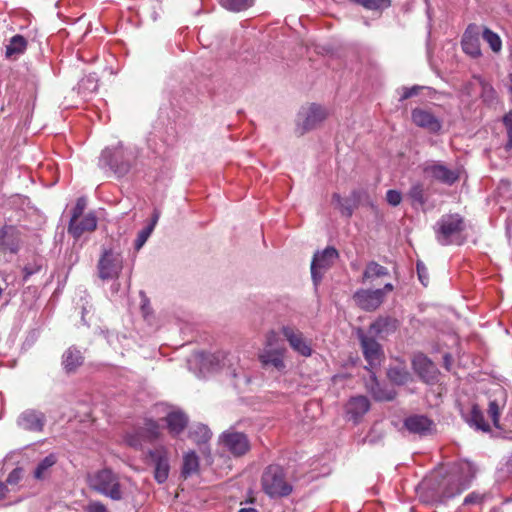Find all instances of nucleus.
<instances>
[{
  "mask_svg": "<svg viewBox=\"0 0 512 512\" xmlns=\"http://www.w3.org/2000/svg\"><path fill=\"white\" fill-rule=\"evenodd\" d=\"M473 463L461 460L454 463L445 475L436 472L420 484V498L425 503H442L467 489L475 477Z\"/></svg>",
  "mask_w": 512,
  "mask_h": 512,
  "instance_id": "obj_1",
  "label": "nucleus"
},
{
  "mask_svg": "<svg viewBox=\"0 0 512 512\" xmlns=\"http://www.w3.org/2000/svg\"><path fill=\"white\" fill-rule=\"evenodd\" d=\"M87 481L91 489L114 501H120L126 497V488L121 477L110 468L90 473Z\"/></svg>",
  "mask_w": 512,
  "mask_h": 512,
  "instance_id": "obj_2",
  "label": "nucleus"
},
{
  "mask_svg": "<svg viewBox=\"0 0 512 512\" xmlns=\"http://www.w3.org/2000/svg\"><path fill=\"white\" fill-rule=\"evenodd\" d=\"M464 229V218L460 214H444L434 225L435 238L442 246L459 245Z\"/></svg>",
  "mask_w": 512,
  "mask_h": 512,
  "instance_id": "obj_3",
  "label": "nucleus"
},
{
  "mask_svg": "<svg viewBox=\"0 0 512 512\" xmlns=\"http://www.w3.org/2000/svg\"><path fill=\"white\" fill-rule=\"evenodd\" d=\"M262 490L270 498L286 497L292 492V485L287 481L284 469L279 465H269L261 477Z\"/></svg>",
  "mask_w": 512,
  "mask_h": 512,
  "instance_id": "obj_4",
  "label": "nucleus"
},
{
  "mask_svg": "<svg viewBox=\"0 0 512 512\" xmlns=\"http://www.w3.org/2000/svg\"><path fill=\"white\" fill-rule=\"evenodd\" d=\"M338 257L337 249L332 246L314 254L311 262V276L315 285L320 283L324 272L333 266Z\"/></svg>",
  "mask_w": 512,
  "mask_h": 512,
  "instance_id": "obj_5",
  "label": "nucleus"
},
{
  "mask_svg": "<svg viewBox=\"0 0 512 512\" xmlns=\"http://www.w3.org/2000/svg\"><path fill=\"white\" fill-rule=\"evenodd\" d=\"M326 111L319 105L311 104L298 113L296 132L304 135L318 127L326 119Z\"/></svg>",
  "mask_w": 512,
  "mask_h": 512,
  "instance_id": "obj_6",
  "label": "nucleus"
},
{
  "mask_svg": "<svg viewBox=\"0 0 512 512\" xmlns=\"http://www.w3.org/2000/svg\"><path fill=\"white\" fill-rule=\"evenodd\" d=\"M280 331L295 353L305 358L312 355L311 341L304 336L302 331L290 325L282 326Z\"/></svg>",
  "mask_w": 512,
  "mask_h": 512,
  "instance_id": "obj_7",
  "label": "nucleus"
},
{
  "mask_svg": "<svg viewBox=\"0 0 512 512\" xmlns=\"http://www.w3.org/2000/svg\"><path fill=\"white\" fill-rule=\"evenodd\" d=\"M219 440L223 447L235 457L245 455L251 448L247 435L232 429L223 432Z\"/></svg>",
  "mask_w": 512,
  "mask_h": 512,
  "instance_id": "obj_8",
  "label": "nucleus"
},
{
  "mask_svg": "<svg viewBox=\"0 0 512 512\" xmlns=\"http://www.w3.org/2000/svg\"><path fill=\"white\" fill-rule=\"evenodd\" d=\"M411 120L417 127L432 134L439 133L443 125L442 118L428 108H414L411 111Z\"/></svg>",
  "mask_w": 512,
  "mask_h": 512,
  "instance_id": "obj_9",
  "label": "nucleus"
},
{
  "mask_svg": "<svg viewBox=\"0 0 512 512\" xmlns=\"http://www.w3.org/2000/svg\"><path fill=\"white\" fill-rule=\"evenodd\" d=\"M123 268V260L119 254L105 251L98 263L99 277L103 280L115 279Z\"/></svg>",
  "mask_w": 512,
  "mask_h": 512,
  "instance_id": "obj_10",
  "label": "nucleus"
},
{
  "mask_svg": "<svg viewBox=\"0 0 512 512\" xmlns=\"http://www.w3.org/2000/svg\"><path fill=\"white\" fill-rule=\"evenodd\" d=\"M148 456L154 465V479L159 484L164 483L170 471L168 450L164 446H159L149 450Z\"/></svg>",
  "mask_w": 512,
  "mask_h": 512,
  "instance_id": "obj_11",
  "label": "nucleus"
},
{
  "mask_svg": "<svg viewBox=\"0 0 512 512\" xmlns=\"http://www.w3.org/2000/svg\"><path fill=\"white\" fill-rule=\"evenodd\" d=\"M358 338L361 343L363 355L371 368L380 364L383 357L381 345L374 339L366 335L362 330L358 331Z\"/></svg>",
  "mask_w": 512,
  "mask_h": 512,
  "instance_id": "obj_12",
  "label": "nucleus"
},
{
  "mask_svg": "<svg viewBox=\"0 0 512 512\" xmlns=\"http://www.w3.org/2000/svg\"><path fill=\"white\" fill-rule=\"evenodd\" d=\"M353 299L365 311H374L383 303V290L359 289Z\"/></svg>",
  "mask_w": 512,
  "mask_h": 512,
  "instance_id": "obj_13",
  "label": "nucleus"
},
{
  "mask_svg": "<svg viewBox=\"0 0 512 512\" xmlns=\"http://www.w3.org/2000/svg\"><path fill=\"white\" fill-rule=\"evenodd\" d=\"M287 349L285 347L269 348L264 347L259 354V361L263 367H273L278 372H284L286 369L285 356Z\"/></svg>",
  "mask_w": 512,
  "mask_h": 512,
  "instance_id": "obj_14",
  "label": "nucleus"
},
{
  "mask_svg": "<svg viewBox=\"0 0 512 512\" xmlns=\"http://www.w3.org/2000/svg\"><path fill=\"white\" fill-rule=\"evenodd\" d=\"M97 222L95 213L89 212L80 218L70 219L68 232L75 239H78L86 232H93L97 228Z\"/></svg>",
  "mask_w": 512,
  "mask_h": 512,
  "instance_id": "obj_15",
  "label": "nucleus"
},
{
  "mask_svg": "<svg viewBox=\"0 0 512 512\" xmlns=\"http://www.w3.org/2000/svg\"><path fill=\"white\" fill-rule=\"evenodd\" d=\"M479 36L480 29L476 24L468 25L462 36V49L473 58H477L481 55Z\"/></svg>",
  "mask_w": 512,
  "mask_h": 512,
  "instance_id": "obj_16",
  "label": "nucleus"
},
{
  "mask_svg": "<svg viewBox=\"0 0 512 512\" xmlns=\"http://www.w3.org/2000/svg\"><path fill=\"white\" fill-rule=\"evenodd\" d=\"M20 231L16 226L5 225L0 230V251L16 253L19 250Z\"/></svg>",
  "mask_w": 512,
  "mask_h": 512,
  "instance_id": "obj_17",
  "label": "nucleus"
},
{
  "mask_svg": "<svg viewBox=\"0 0 512 512\" xmlns=\"http://www.w3.org/2000/svg\"><path fill=\"white\" fill-rule=\"evenodd\" d=\"M17 424L24 430L40 432L45 424V415L42 412L29 409L20 414Z\"/></svg>",
  "mask_w": 512,
  "mask_h": 512,
  "instance_id": "obj_18",
  "label": "nucleus"
},
{
  "mask_svg": "<svg viewBox=\"0 0 512 512\" xmlns=\"http://www.w3.org/2000/svg\"><path fill=\"white\" fill-rule=\"evenodd\" d=\"M413 368L426 383L435 381L437 377L436 366L424 355H417L414 357Z\"/></svg>",
  "mask_w": 512,
  "mask_h": 512,
  "instance_id": "obj_19",
  "label": "nucleus"
},
{
  "mask_svg": "<svg viewBox=\"0 0 512 512\" xmlns=\"http://www.w3.org/2000/svg\"><path fill=\"white\" fill-rule=\"evenodd\" d=\"M369 409L370 403L365 396L352 397L346 404V414L354 423H357Z\"/></svg>",
  "mask_w": 512,
  "mask_h": 512,
  "instance_id": "obj_20",
  "label": "nucleus"
},
{
  "mask_svg": "<svg viewBox=\"0 0 512 512\" xmlns=\"http://www.w3.org/2000/svg\"><path fill=\"white\" fill-rule=\"evenodd\" d=\"M164 420L169 434L173 437L182 433L188 425L187 415L180 410L170 411Z\"/></svg>",
  "mask_w": 512,
  "mask_h": 512,
  "instance_id": "obj_21",
  "label": "nucleus"
},
{
  "mask_svg": "<svg viewBox=\"0 0 512 512\" xmlns=\"http://www.w3.org/2000/svg\"><path fill=\"white\" fill-rule=\"evenodd\" d=\"M404 426L411 433L426 435L432 431L433 422L426 416L414 415L405 419Z\"/></svg>",
  "mask_w": 512,
  "mask_h": 512,
  "instance_id": "obj_22",
  "label": "nucleus"
},
{
  "mask_svg": "<svg viewBox=\"0 0 512 512\" xmlns=\"http://www.w3.org/2000/svg\"><path fill=\"white\" fill-rule=\"evenodd\" d=\"M367 388L377 401H391L396 396L395 390L380 385L374 373L370 375V382L367 383Z\"/></svg>",
  "mask_w": 512,
  "mask_h": 512,
  "instance_id": "obj_23",
  "label": "nucleus"
},
{
  "mask_svg": "<svg viewBox=\"0 0 512 512\" xmlns=\"http://www.w3.org/2000/svg\"><path fill=\"white\" fill-rule=\"evenodd\" d=\"M397 320L391 317H379L369 327V333L374 336L388 335L397 329Z\"/></svg>",
  "mask_w": 512,
  "mask_h": 512,
  "instance_id": "obj_24",
  "label": "nucleus"
},
{
  "mask_svg": "<svg viewBox=\"0 0 512 512\" xmlns=\"http://www.w3.org/2000/svg\"><path fill=\"white\" fill-rule=\"evenodd\" d=\"M99 169L107 177L120 178L130 171L131 165L130 162H99Z\"/></svg>",
  "mask_w": 512,
  "mask_h": 512,
  "instance_id": "obj_25",
  "label": "nucleus"
},
{
  "mask_svg": "<svg viewBox=\"0 0 512 512\" xmlns=\"http://www.w3.org/2000/svg\"><path fill=\"white\" fill-rule=\"evenodd\" d=\"M57 455L51 453L43 458L36 466L33 476L37 480H44L50 476L51 468L57 463Z\"/></svg>",
  "mask_w": 512,
  "mask_h": 512,
  "instance_id": "obj_26",
  "label": "nucleus"
},
{
  "mask_svg": "<svg viewBox=\"0 0 512 512\" xmlns=\"http://www.w3.org/2000/svg\"><path fill=\"white\" fill-rule=\"evenodd\" d=\"M353 199L346 198L343 199L338 193H334L332 196V203L335 205L337 209L341 212L342 215L346 217H351L354 209L357 206V197L356 193L352 194Z\"/></svg>",
  "mask_w": 512,
  "mask_h": 512,
  "instance_id": "obj_27",
  "label": "nucleus"
},
{
  "mask_svg": "<svg viewBox=\"0 0 512 512\" xmlns=\"http://www.w3.org/2000/svg\"><path fill=\"white\" fill-rule=\"evenodd\" d=\"M432 176L446 184H453L459 179V170H451L444 165H435L431 169Z\"/></svg>",
  "mask_w": 512,
  "mask_h": 512,
  "instance_id": "obj_28",
  "label": "nucleus"
},
{
  "mask_svg": "<svg viewBox=\"0 0 512 512\" xmlns=\"http://www.w3.org/2000/svg\"><path fill=\"white\" fill-rule=\"evenodd\" d=\"M62 363H63L64 369L67 372L75 371L76 368L81 366L83 363L82 353L78 349H76L74 347H70L63 354Z\"/></svg>",
  "mask_w": 512,
  "mask_h": 512,
  "instance_id": "obj_29",
  "label": "nucleus"
},
{
  "mask_svg": "<svg viewBox=\"0 0 512 512\" xmlns=\"http://www.w3.org/2000/svg\"><path fill=\"white\" fill-rule=\"evenodd\" d=\"M212 433L208 426L198 423L189 430V438L197 445H205L211 439Z\"/></svg>",
  "mask_w": 512,
  "mask_h": 512,
  "instance_id": "obj_30",
  "label": "nucleus"
},
{
  "mask_svg": "<svg viewBox=\"0 0 512 512\" xmlns=\"http://www.w3.org/2000/svg\"><path fill=\"white\" fill-rule=\"evenodd\" d=\"M27 48V40L22 35L13 36L6 46L5 55L7 58L17 57L24 53Z\"/></svg>",
  "mask_w": 512,
  "mask_h": 512,
  "instance_id": "obj_31",
  "label": "nucleus"
},
{
  "mask_svg": "<svg viewBox=\"0 0 512 512\" xmlns=\"http://www.w3.org/2000/svg\"><path fill=\"white\" fill-rule=\"evenodd\" d=\"M199 458L194 451H189L183 456L182 475L187 478L198 472Z\"/></svg>",
  "mask_w": 512,
  "mask_h": 512,
  "instance_id": "obj_32",
  "label": "nucleus"
},
{
  "mask_svg": "<svg viewBox=\"0 0 512 512\" xmlns=\"http://www.w3.org/2000/svg\"><path fill=\"white\" fill-rule=\"evenodd\" d=\"M387 376L389 380L396 385H405L411 379V375L408 370L400 365L390 367L387 372Z\"/></svg>",
  "mask_w": 512,
  "mask_h": 512,
  "instance_id": "obj_33",
  "label": "nucleus"
},
{
  "mask_svg": "<svg viewBox=\"0 0 512 512\" xmlns=\"http://www.w3.org/2000/svg\"><path fill=\"white\" fill-rule=\"evenodd\" d=\"M467 422L477 430H481L483 432L490 430L489 424L485 421L484 415L477 405H473Z\"/></svg>",
  "mask_w": 512,
  "mask_h": 512,
  "instance_id": "obj_34",
  "label": "nucleus"
},
{
  "mask_svg": "<svg viewBox=\"0 0 512 512\" xmlns=\"http://www.w3.org/2000/svg\"><path fill=\"white\" fill-rule=\"evenodd\" d=\"M389 274L386 267L378 264L375 261H371L367 264L366 269L363 273L362 281L365 282L369 279L384 277Z\"/></svg>",
  "mask_w": 512,
  "mask_h": 512,
  "instance_id": "obj_35",
  "label": "nucleus"
},
{
  "mask_svg": "<svg viewBox=\"0 0 512 512\" xmlns=\"http://www.w3.org/2000/svg\"><path fill=\"white\" fill-rule=\"evenodd\" d=\"M142 433L147 440H156L160 437L161 426L153 419H146Z\"/></svg>",
  "mask_w": 512,
  "mask_h": 512,
  "instance_id": "obj_36",
  "label": "nucleus"
},
{
  "mask_svg": "<svg viewBox=\"0 0 512 512\" xmlns=\"http://www.w3.org/2000/svg\"><path fill=\"white\" fill-rule=\"evenodd\" d=\"M219 2L224 8L233 12L247 10L254 4V0H219Z\"/></svg>",
  "mask_w": 512,
  "mask_h": 512,
  "instance_id": "obj_37",
  "label": "nucleus"
},
{
  "mask_svg": "<svg viewBox=\"0 0 512 512\" xmlns=\"http://www.w3.org/2000/svg\"><path fill=\"white\" fill-rule=\"evenodd\" d=\"M408 197L411 200L412 206H423L426 203V198L422 184H413L408 192Z\"/></svg>",
  "mask_w": 512,
  "mask_h": 512,
  "instance_id": "obj_38",
  "label": "nucleus"
},
{
  "mask_svg": "<svg viewBox=\"0 0 512 512\" xmlns=\"http://www.w3.org/2000/svg\"><path fill=\"white\" fill-rule=\"evenodd\" d=\"M103 160H117V159H123L127 157L123 146L121 143L116 144L115 146H110L105 148L102 151L101 155Z\"/></svg>",
  "mask_w": 512,
  "mask_h": 512,
  "instance_id": "obj_39",
  "label": "nucleus"
},
{
  "mask_svg": "<svg viewBox=\"0 0 512 512\" xmlns=\"http://www.w3.org/2000/svg\"><path fill=\"white\" fill-rule=\"evenodd\" d=\"M483 40L489 44L493 52H499L502 48V41L498 34L494 33L489 28H484L482 32Z\"/></svg>",
  "mask_w": 512,
  "mask_h": 512,
  "instance_id": "obj_40",
  "label": "nucleus"
},
{
  "mask_svg": "<svg viewBox=\"0 0 512 512\" xmlns=\"http://www.w3.org/2000/svg\"><path fill=\"white\" fill-rule=\"evenodd\" d=\"M475 80L481 87V97L483 101L492 104L496 100V91L494 88L480 77H475Z\"/></svg>",
  "mask_w": 512,
  "mask_h": 512,
  "instance_id": "obj_41",
  "label": "nucleus"
},
{
  "mask_svg": "<svg viewBox=\"0 0 512 512\" xmlns=\"http://www.w3.org/2000/svg\"><path fill=\"white\" fill-rule=\"evenodd\" d=\"M424 89L428 88L421 85H414L412 87H402V93L400 95L399 101H404L411 97L418 96Z\"/></svg>",
  "mask_w": 512,
  "mask_h": 512,
  "instance_id": "obj_42",
  "label": "nucleus"
},
{
  "mask_svg": "<svg viewBox=\"0 0 512 512\" xmlns=\"http://www.w3.org/2000/svg\"><path fill=\"white\" fill-rule=\"evenodd\" d=\"M152 232H153V230H151V227H147V226L138 232L137 237L135 239V243H134L135 250L138 251L144 246V244L146 243V241L148 240V238L150 237Z\"/></svg>",
  "mask_w": 512,
  "mask_h": 512,
  "instance_id": "obj_43",
  "label": "nucleus"
},
{
  "mask_svg": "<svg viewBox=\"0 0 512 512\" xmlns=\"http://www.w3.org/2000/svg\"><path fill=\"white\" fill-rule=\"evenodd\" d=\"M87 200L85 197H80L77 199L76 204L72 210V215L70 219H77L83 216V212L86 208Z\"/></svg>",
  "mask_w": 512,
  "mask_h": 512,
  "instance_id": "obj_44",
  "label": "nucleus"
},
{
  "mask_svg": "<svg viewBox=\"0 0 512 512\" xmlns=\"http://www.w3.org/2000/svg\"><path fill=\"white\" fill-rule=\"evenodd\" d=\"M503 122L507 129V135H508V142L506 144V149L510 150V149H512V111L504 116Z\"/></svg>",
  "mask_w": 512,
  "mask_h": 512,
  "instance_id": "obj_45",
  "label": "nucleus"
},
{
  "mask_svg": "<svg viewBox=\"0 0 512 512\" xmlns=\"http://www.w3.org/2000/svg\"><path fill=\"white\" fill-rule=\"evenodd\" d=\"M386 200L391 206H398L402 201V194L397 190H388Z\"/></svg>",
  "mask_w": 512,
  "mask_h": 512,
  "instance_id": "obj_46",
  "label": "nucleus"
},
{
  "mask_svg": "<svg viewBox=\"0 0 512 512\" xmlns=\"http://www.w3.org/2000/svg\"><path fill=\"white\" fill-rule=\"evenodd\" d=\"M142 437H144L143 433L127 434L125 437V441L129 446L139 448L142 446Z\"/></svg>",
  "mask_w": 512,
  "mask_h": 512,
  "instance_id": "obj_47",
  "label": "nucleus"
},
{
  "mask_svg": "<svg viewBox=\"0 0 512 512\" xmlns=\"http://www.w3.org/2000/svg\"><path fill=\"white\" fill-rule=\"evenodd\" d=\"M488 413L493 421L494 426L498 427L500 412H499V406L496 403V401H491L489 403Z\"/></svg>",
  "mask_w": 512,
  "mask_h": 512,
  "instance_id": "obj_48",
  "label": "nucleus"
},
{
  "mask_svg": "<svg viewBox=\"0 0 512 512\" xmlns=\"http://www.w3.org/2000/svg\"><path fill=\"white\" fill-rule=\"evenodd\" d=\"M416 268H417V274H418V278H419L420 282L424 286H427L429 277H428V273H427V269H426L425 265L422 262H417Z\"/></svg>",
  "mask_w": 512,
  "mask_h": 512,
  "instance_id": "obj_49",
  "label": "nucleus"
},
{
  "mask_svg": "<svg viewBox=\"0 0 512 512\" xmlns=\"http://www.w3.org/2000/svg\"><path fill=\"white\" fill-rule=\"evenodd\" d=\"M21 477H22V469L15 468L9 473L6 482L10 485H15L20 481Z\"/></svg>",
  "mask_w": 512,
  "mask_h": 512,
  "instance_id": "obj_50",
  "label": "nucleus"
},
{
  "mask_svg": "<svg viewBox=\"0 0 512 512\" xmlns=\"http://www.w3.org/2000/svg\"><path fill=\"white\" fill-rule=\"evenodd\" d=\"M87 512H107V509L100 501H93L86 507Z\"/></svg>",
  "mask_w": 512,
  "mask_h": 512,
  "instance_id": "obj_51",
  "label": "nucleus"
},
{
  "mask_svg": "<svg viewBox=\"0 0 512 512\" xmlns=\"http://www.w3.org/2000/svg\"><path fill=\"white\" fill-rule=\"evenodd\" d=\"M277 341H278V339H277L276 332L275 331H269L266 334V341H265V346L264 347L275 348L274 345L276 344Z\"/></svg>",
  "mask_w": 512,
  "mask_h": 512,
  "instance_id": "obj_52",
  "label": "nucleus"
},
{
  "mask_svg": "<svg viewBox=\"0 0 512 512\" xmlns=\"http://www.w3.org/2000/svg\"><path fill=\"white\" fill-rule=\"evenodd\" d=\"M481 501H482V497L473 492L465 497L464 504L469 505V504H474V503H480Z\"/></svg>",
  "mask_w": 512,
  "mask_h": 512,
  "instance_id": "obj_53",
  "label": "nucleus"
},
{
  "mask_svg": "<svg viewBox=\"0 0 512 512\" xmlns=\"http://www.w3.org/2000/svg\"><path fill=\"white\" fill-rule=\"evenodd\" d=\"M160 217V211L155 209L152 215L151 222L147 225V227H151V230H154L158 220Z\"/></svg>",
  "mask_w": 512,
  "mask_h": 512,
  "instance_id": "obj_54",
  "label": "nucleus"
},
{
  "mask_svg": "<svg viewBox=\"0 0 512 512\" xmlns=\"http://www.w3.org/2000/svg\"><path fill=\"white\" fill-rule=\"evenodd\" d=\"M7 485L3 482H0V500L5 498L8 493Z\"/></svg>",
  "mask_w": 512,
  "mask_h": 512,
  "instance_id": "obj_55",
  "label": "nucleus"
},
{
  "mask_svg": "<svg viewBox=\"0 0 512 512\" xmlns=\"http://www.w3.org/2000/svg\"><path fill=\"white\" fill-rule=\"evenodd\" d=\"M394 286L391 283H386L383 288L380 290H383V299L385 298V295L391 291H393Z\"/></svg>",
  "mask_w": 512,
  "mask_h": 512,
  "instance_id": "obj_56",
  "label": "nucleus"
},
{
  "mask_svg": "<svg viewBox=\"0 0 512 512\" xmlns=\"http://www.w3.org/2000/svg\"><path fill=\"white\" fill-rule=\"evenodd\" d=\"M506 467H507V470L512 473V454L510 455V457L508 458V460L506 462Z\"/></svg>",
  "mask_w": 512,
  "mask_h": 512,
  "instance_id": "obj_57",
  "label": "nucleus"
},
{
  "mask_svg": "<svg viewBox=\"0 0 512 512\" xmlns=\"http://www.w3.org/2000/svg\"><path fill=\"white\" fill-rule=\"evenodd\" d=\"M238 512H258L255 508H242Z\"/></svg>",
  "mask_w": 512,
  "mask_h": 512,
  "instance_id": "obj_58",
  "label": "nucleus"
},
{
  "mask_svg": "<svg viewBox=\"0 0 512 512\" xmlns=\"http://www.w3.org/2000/svg\"><path fill=\"white\" fill-rule=\"evenodd\" d=\"M471 85H472V84H471V83H469V84H467V85L465 86V91H466V93H467L468 95H470V91H469V89H470Z\"/></svg>",
  "mask_w": 512,
  "mask_h": 512,
  "instance_id": "obj_59",
  "label": "nucleus"
},
{
  "mask_svg": "<svg viewBox=\"0 0 512 512\" xmlns=\"http://www.w3.org/2000/svg\"><path fill=\"white\" fill-rule=\"evenodd\" d=\"M142 309L145 312V309H146V305L145 304L142 306Z\"/></svg>",
  "mask_w": 512,
  "mask_h": 512,
  "instance_id": "obj_60",
  "label": "nucleus"
}]
</instances>
